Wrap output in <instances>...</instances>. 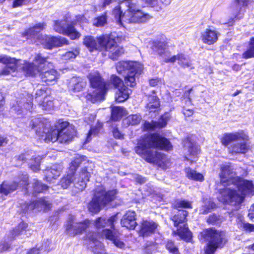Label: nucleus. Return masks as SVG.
I'll use <instances>...</instances> for the list:
<instances>
[{"mask_svg":"<svg viewBox=\"0 0 254 254\" xmlns=\"http://www.w3.org/2000/svg\"><path fill=\"white\" fill-rule=\"evenodd\" d=\"M219 176L221 183L225 187L220 192L219 201L234 206L232 210L239 209L246 195L254 194V185L252 182L236 176L230 165H222Z\"/></svg>","mask_w":254,"mask_h":254,"instance_id":"nucleus-1","label":"nucleus"},{"mask_svg":"<svg viewBox=\"0 0 254 254\" xmlns=\"http://www.w3.org/2000/svg\"><path fill=\"white\" fill-rule=\"evenodd\" d=\"M152 148L168 151L172 148L170 142L167 138L154 133L140 138L134 148L135 152L147 162L165 169L168 164L166 156L151 150Z\"/></svg>","mask_w":254,"mask_h":254,"instance_id":"nucleus-2","label":"nucleus"},{"mask_svg":"<svg viewBox=\"0 0 254 254\" xmlns=\"http://www.w3.org/2000/svg\"><path fill=\"white\" fill-rule=\"evenodd\" d=\"M116 216H113L106 219L105 218H98L95 222V226L98 229H104L100 235L92 233L87 235V238L89 241V247L95 254H101L103 251V247L98 240L100 237H105L106 239L113 242L114 245L119 248H123L125 244L119 240V232L115 229L114 223Z\"/></svg>","mask_w":254,"mask_h":254,"instance_id":"nucleus-3","label":"nucleus"},{"mask_svg":"<svg viewBox=\"0 0 254 254\" xmlns=\"http://www.w3.org/2000/svg\"><path fill=\"white\" fill-rule=\"evenodd\" d=\"M45 26L44 23L36 24L33 27L26 30L22 35L26 39H36L45 48L48 49L68 44V40L65 38L50 37L39 34V33L45 28Z\"/></svg>","mask_w":254,"mask_h":254,"instance_id":"nucleus-4","label":"nucleus"},{"mask_svg":"<svg viewBox=\"0 0 254 254\" xmlns=\"http://www.w3.org/2000/svg\"><path fill=\"white\" fill-rule=\"evenodd\" d=\"M248 136L241 130L224 134L221 139L222 144L228 147L229 151L232 154H244L249 150L247 143Z\"/></svg>","mask_w":254,"mask_h":254,"instance_id":"nucleus-5","label":"nucleus"},{"mask_svg":"<svg viewBox=\"0 0 254 254\" xmlns=\"http://www.w3.org/2000/svg\"><path fill=\"white\" fill-rule=\"evenodd\" d=\"M122 5L127 7L123 17L124 24L144 23L151 18L148 14L139 9L134 0H125L122 2Z\"/></svg>","mask_w":254,"mask_h":254,"instance_id":"nucleus-6","label":"nucleus"},{"mask_svg":"<svg viewBox=\"0 0 254 254\" xmlns=\"http://www.w3.org/2000/svg\"><path fill=\"white\" fill-rule=\"evenodd\" d=\"M201 236L208 242L205 248V254H214L217 249L222 248L226 243L225 232L209 228L203 230Z\"/></svg>","mask_w":254,"mask_h":254,"instance_id":"nucleus-7","label":"nucleus"},{"mask_svg":"<svg viewBox=\"0 0 254 254\" xmlns=\"http://www.w3.org/2000/svg\"><path fill=\"white\" fill-rule=\"evenodd\" d=\"M91 89L85 96L87 100L94 103L104 99V96L108 89L109 85L103 81L98 72H91L89 75Z\"/></svg>","mask_w":254,"mask_h":254,"instance_id":"nucleus-8","label":"nucleus"},{"mask_svg":"<svg viewBox=\"0 0 254 254\" xmlns=\"http://www.w3.org/2000/svg\"><path fill=\"white\" fill-rule=\"evenodd\" d=\"M142 68V64L136 62L121 61L116 65L119 74H127L125 75V82L132 87L136 85V75L140 74Z\"/></svg>","mask_w":254,"mask_h":254,"instance_id":"nucleus-9","label":"nucleus"},{"mask_svg":"<svg viewBox=\"0 0 254 254\" xmlns=\"http://www.w3.org/2000/svg\"><path fill=\"white\" fill-rule=\"evenodd\" d=\"M151 49L162 59L165 63H174L178 61L179 64L183 67L190 66V61L183 54H178L170 57V53L166 49V45L162 42H153L152 44Z\"/></svg>","mask_w":254,"mask_h":254,"instance_id":"nucleus-10","label":"nucleus"},{"mask_svg":"<svg viewBox=\"0 0 254 254\" xmlns=\"http://www.w3.org/2000/svg\"><path fill=\"white\" fill-rule=\"evenodd\" d=\"M116 195L115 190L106 191L102 186L97 188L95 190L94 197L89 203V210L92 213L98 212L102 206L114 200Z\"/></svg>","mask_w":254,"mask_h":254,"instance_id":"nucleus-11","label":"nucleus"},{"mask_svg":"<svg viewBox=\"0 0 254 254\" xmlns=\"http://www.w3.org/2000/svg\"><path fill=\"white\" fill-rule=\"evenodd\" d=\"M84 19L83 15L76 16V19L73 20L71 24H69L67 18L63 20L54 21V30L58 33L68 36L71 39L75 40L79 38L81 34L75 29L73 25L76 24V21H81Z\"/></svg>","mask_w":254,"mask_h":254,"instance_id":"nucleus-12","label":"nucleus"},{"mask_svg":"<svg viewBox=\"0 0 254 254\" xmlns=\"http://www.w3.org/2000/svg\"><path fill=\"white\" fill-rule=\"evenodd\" d=\"M42 118H34L31 120L29 126L34 129L36 133L42 137H45L46 142H55L59 140L60 131L58 129H52L46 132L47 129Z\"/></svg>","mask_w":254,"mask_h":254,"instance_id":"nucleus-13","label":"nucleus"},{"mask_svg":"<svg viewBox=\"0 0 254 254\" xmlns=\"http://www.w3.org/2000/svg\"><path fill=\"white\" fill-rule=\"evenodd\" d=\"M188 212L184 210H178L177 213L172 217L175 227L178 228L176 233L180 237L186 241H190L192 237L191 232L185 223Z\"/></svg>","mask_w":254,"mask_h":254,"instance_id":"nucleus-14","label":"nucleus"},{"mask_svg":"<svg viewBox=\"0 0 254 254\" xmlns=\"http://www.w3.org/2000/svg\"><path fill=\"white\" fill-rule=\"evenodd\" d=\"M90 221L85 220L83 222H76L74 216L70 215L65 224V231L70 236H74L85 231L90 225Z\"/></svg>","mask_w":254,"mask_h":254,"instance_id":"nucleus-15","label":"nucleus"},{"mask_svg":"<svg viewBox=\"0 0 254 254\" xmlns=\"http://www.w3.org/2000/svg\"><path fill=\"white\" fill-rule=\"evenodd\" d=\"M47 63L46 58L42 57L41 54L36 55L33 63L23 61L22 68L26 75L34 76L40 72L43 65Z\"/></svg>","mask_w":254,"mask_h":254,"instance_id":"nucleus-16","label":"nucleus"},{"mask_svg":"<svg viewBox=\"0 0 254 254\" xmlns=\"http://www.w3.org/2000/svg\"><path fill=\"white\" fill-rule=\"evenodd\" d=\"M107 41L102 46L101 51L104 52L105 55H107L109 58L117 60L124 53V49L122 47L119 46L110 36L108 35Z\"/></svg>","mask_w":254,"mask_h":254,"instance_id":"nucleus-17","label":"nucleus"},{"mask_svg":"<svg viewBox=\"0 0 254 254\" xmlns=\"http://www.w3.org/2000/svg\"><path fill=\"white\" fill-rule=\"evenodd\" d=\"M48 91L47 89H37L35 93V100L40 107L47 112L54 108L53 101L52 97L49 95Z\"/></svg>","mask_w":254,"mask_h":254,"instance_id":"nucleus-18","label":"nucleus"},{"mask_svg":"<svg viewBox=\"0 0 254 254\" xmlns=\"http://www.w3.org/2000/svg\"><path fill=\"white\" fill-rule=\"evenodd\" d=\"M27 182V175H22L20 180L3 182L0 186V193L4 195H7L16 190L18 188L26 187L28 185Z\"/></svg>","mask_w":254,"mask_h":254,"instance_id":"nucleus-19","label":"nucleus"},{"mask_svg":"<svg viewBox=\"0 0 254 254\" xmlns=\"http://www.w3.org/2000/svg\"><path fill=\"white\" fill-rule=\"evenodd\" d=\"M21 61L16 60L14 58H11L7 56H0V63L5 64V67L1 70H0V75H7L12 74L15 71L20 69V64H22Z\"/></svg>","mask_w":254,"mask_h":254,"instance_id":"nucleus-20","label":"nucleus"},{"mask_svg":"<svg viewBox=\"0 0 254 254\" xmlns=\"http://www.w3.org/2000/svg\"><path fill=\"white\" fill-rule=\"evenodd\" d=\"M108 40V35H103L98 38L92 36H85L83 39V44L90 52L94 50L102 51V46Z\"/></svg>","mask_w":254,"mask_h":254,"instance_id":"nucleus-21","label":"nucleus"},{"mask_svg":"<svg viewBox=\"0 0 254 254\" xmlns=\"http://www.w3.org/2000/svg\"><path fill=\"white\" fill-rule=\"evenodd\" d=\"M81 163V160L79 158H75L71 161L66 176L64 177L60 181L61 185L63 189L67 188L72 183H74V172L78 168Z\"/></svg>","mask_w":254,"mask_h":254,"instance_id":"nucleus-22","label":"nucleus"},{"mask_svg":"<svg viewBox=\"0 0 254 254\" xmlns=\"http://www.w3.org/2000/svg\"><path fill=\"white\" fill-rule=\"evenodd\" d=\"M51 203L46 200L44 198H41L39 200L33 202L30 204H25L22 206L23 212L26 213L33 209H37L38 211H47L51 208Z\"/></svg>","mask_w":254,"mask_h":254,"instance_id":"nucleus-23","label":"nucleus"},{"mask_svg":"<svg viewBox=\"0 0 254 254\" xmlns=\"http://www.w3.org/2000/svg\"><path fill=\"white\" fill-rule=\"evenodd\" d=\"M61 124L62 127H64L60 131L58 141L60 143H66L71 140L75 134V131L68 126L67 122H62Z\"/></svg>","mask_w":254,"mask_h":254,"instance_id":"nucleus-24","label":"nucleus"},{"mask_svg":"<svg viewBox=\"0 0 254 254\" xmlns=\"http://www.w3.org/2000/svg\"><path fill=\"white\" fill-rule=\"evenodd\" d=\"M90 177V174L87 171V169L82 168L78 177L74 178V187L78 191H82L85 189L86 183L89 181Z\"/></svg>","mask_w":254,"mask_h":254,"instance_id":"nucleus-25","label":"nucleus"},{"mask_svg":"<svg viewBox=\"0 0 254 254\" xmlns=\"http://www.w3.org/2000/svg\"><path fill=\"white\" fill-rule=\"evenodd\" d=\"M184 147L188 150L189 156H186L187 159L193 161L196 158L197 155L199 151V147L193 142H192L190 138H187L183 141Z\"/></svg>","mask_w":254,"mask_h":254,"instance_id":"nucleus-26","label":"nucleus"},{"mask_svg":"<svg viewBox=\"0 0 254 254\" xmlns=\"http://www.w3.org/2000/svg\"><path fill=\"white\" fill-rule=\"evenodd\" d=\"M158 225L153 220L142 221L140 229V234L143 237L148 236L154 233Z\"/></svg>","mask_w":254,"mask_h":254,"instance_id":"nucleus-27","label":"nucleus"},{"mask_svg":"<svg viewBox=\"0 0 254 254\" xmlns=\"http://www.w3.org/2000/svg\"><path fill=\"white\" fill-rule=\"evenodd\" d=\"M46 64L47 63L43 65L40 72V76L43 82L49 84L52 82L55 81L59 75L57 71L54 69L46 70Z\"/></svg>","mask_w":254,"mask_h":254,"instance_id":"nucleus-28","label":"nucleus"},{"mask_svg":"<svg viewBox=\"0 0 254 254\" xmlns=\"http://www.w3.org/2000/svg\"><path fill=\"white\" fill-rule=\"evenodd\" d=\"M169 120V115L166 113L161 117L158 122L145 121L143 125L144 129L145 130H153L156 128L164 127L166 126Z\"/></svg>","mask_w":254,"mask_h":254,"instance_id":"nucleus-29","label":"nucleus"},{"mask_svg":"<svg viewBox=\"0 0 254 254\" xmlns=\"http://www.w3.org/2000/svg\"><path fill=\"white\" fill-rule=\"evenodd\" d=\"M235 4L232 6L234 13L235 15V18H240L241 17L240 15L244 13L245 8L253 3L254 0H235Z\"/></svg>","mask_w":254,"mask_h":254,"instance_id":"nucleus-30","label":"nucleus"},{"mask_svg":"<svg viewBox=\"0 0 254 254\" xmlns=\"http://www.w3.org/2000/svg\"><path fill=\"white\" fill-rule=\"evenodd\" d=\"M121 225L128 229H134L136 226L134 211H127L121 220Z\"/></svg>","mask_w":254,"mask_h":254,"instance_id":"nucleus-31","label":"nucleus"},{"mask_svg":"<svg viewBox=\"0 0 254 254\" xmlns=\"http://www.w3.org/2000/svg\"><path fill=\"white\" fill-rule=\"evenodd\" d=\"M218 36V33L216 31L207 28L201 33L200 38L204 43L212 45L217 41Z\"/></svg>","mask_w":254,"mask_h":254,"instance_id":"nucleus-32","label":"nucleus"},{"mask_svg":"<svg viewBox=\"0 0 254 254\" xmlns=\"http://www.w3.org/2000/svg\"><path fill=\"white\" fill-rule=\"evenodd\" d=\"M147 96V101L145 106L147 111L149 113L155 112L160 107V101L155 92L152 91V94Z\"/></svg>","mask_w":254,"mask_h":254,"instance_id":"nucleus-33","label":"nucleus"},{"mask_svg":"<svg viewBox=\"0 0 254 254\" xmlns=\"http://www.w3.org/2000/svg\"><path fill=\"white\" fill-rule=\"evenodd\" d=\"M29 100H27L25 102V99L24 98L22 99L21 100L17 101L15 105H13L11 107V111H14L18 115H20L23 112L22 106H24V108L28 111H30L32 109V103L31 102V97L28 96Z\"/></svg>","mask_w":254,"mask_h":254,"instance_id":"nucleus-34","label":"nucleus"},{"mask_svg":"<svg viewBox=\"0 0 254 254\" xmlns=\"http://www.w3.org/2000/svg\"><path fill=\"white\" fill-rule=\"evenodd\" d=\"M62 170V166L60 165H54L50 169L44 171L45 179L48 182H52L53 179L59 177Z\"/></svg>","mask_w":254,"mask_h":254,"instance_id":"nucleus-35","label":"nucleus"},{"mask_svg":"<svg viewBox=\"0 0 254 254\" xmlns=\"http://www.w3.org/2000/svg\"><path fill=\"white\" fill-rule=\"evenodd\" d=\"M86 84V81L82 78L73 77L69 83V88L73 92H79L85 87Z\"/></svg>","mask_w":254,"mask_h":254,"instance_id":"nucleus-36","label":"nucleus"},{"mask_svg":"<svg viewBox=\"0 0 254 254\" xmlns=\"http://www.w3.org/2000/svg\"><path fill=\"white\" fill-rule=\"evenodd\" d=\"M118 90L116 97V101L118 102H122L127 100L131 93V90L125 85H123Z\"/></svg>","mask_w":254,"mask_h":254,"instance_id":"nucleus-37","label":"nucleus"},{"mask_svg":"<svg viewBox=\"0 0 254 254\" xmlns=\"http://www.w3.org/2000/svg\"><path fill=\"white\" fill-rule=\"evenodd\" d=\"M141 120L142 117L139 114H132L124 119L123 124L127 126H134L139 124Z\"/></svg>","mask_w":254,"mask_h":254,"instance_id":"nucleus-38","label":"nucleus"},{"mask_svg":"<svg viewBox=\"0 0 254 254\" xmlns=\"http://www.w3.org/2000/svg\"><path fill=\"white\" fill-rule=\"evenodd\" d=\"M146 3L152 7H154L157 11L162 8V5L165 6L169 5L171 0H145Z\"/></svg>","mask_w":254,"mask_h":254,"instance_id":"nucleus-39","label":"nucleus"},{"mask_svg":"<svg viewBox=\"0 0 254 254\" xmlns=\"http://www.w3.org/2000/svg\"><path fill=\"white\" fill-rule=\"evenodd\" d=\"M185 172L187 177L190 179L200 182L204 180V177L202 174L197 173L194 170L188 168L185 169Z\"/></svg>","mask_w":254,"mask_h":254,"instance_id":"nucleus-40","label":"nucleus"},{"mask_svg":"<svg viewBox=\"0 0 254 254\" xmlns=\"http://www.w3.org/2000/svg\"><path fill=\"white\" fill-rule=\"evenodd\" d=\"M32 194H35L37 193L43 192L48 188V186L43 184L37 180L34 179L32 182Z\"/></svg>","mask_w":254,"mask_h":254,"instance_id":"nucleus-41","label":"nucleus"},{"mask_svg":"<svg viewBox=\"0 0 254 254\" xmlns=\"http://www.w3.org/2000/svg\"><path fill=\"white\" fill-rule=\"evenodd\" d=\"M124 7H126V6H122L121 2L120 5L116 6L113 11V14L115 16L117 22L123 26H125L124 22H123V20L124 13H123L121 8Z\"/></svg>","mask_w":254,"mask_h":254,"instance_id":"nucleus-42","label":"nucleus"},{"mask_svg":"<svg viewBox=\"0 0 254 254\" xmlns=\"http://www.w3.org/2000/svg\"><path fill=\"white\" fill-rule=\"evenodd\" d=\"M126 110L121 107H114L112 108L111 118L115 121L119 120L125 114Z\"/></svg>","mask_w":254,"mask_h":254,"instance_id":"nucleus-43","label":"nucleus"},{"mask_svg":"<svg viewBox=\"0 0 254 254\" xmlns=\"http://www.w3.org/2000/svg\"><path fill=\"white\" fill-rule=\"evenodd\" d=\"M49 242L47 241L45 242L44 245H42L41 247L38 248V249L33 248L29 251L27 254H46L49 251Z\"/></svg>","mask_w":254,"mask_h":254,"instance_id":"nucleus-44","label":"nucleus"},{"mask_svg":"<svg viewBox=\"0 0 254 254\" xmlns=\"http://www.w3.org/2000/svg\"><path fill=\"white\" fill-rule=\"evenodd\" d=\"M41 157L40 156H33L29 160L28 164L31 169L34 172H36L40 169V161Z\"/></svg>","mask_w":254,"mask_h":254,"instance_id":"nucleus-45","label":"nucleus"},{"mask_svg":"<svg viewBox=\"0 0 254 254\" xmlns=\"http://www.w3.org/2000/svg\"><path fill=\"white\" fill-rule=\"evenodd\" d=\"M215 207V204L210 199H206L204 201V205L201 207L200 211L202 214L207 213L211 209Z\"/></svg>","mask_w":254,"mask_h":254,"instance_id":"nucleus-46","label":"nucleus"},{"mask_svg":"<svg viewBox=\"0 0 254 254\" xmlns=\"http://www.w3.org/2000/svg\"><path fill=\"white\" fill-rule=\"evenodd\" d=\"M27 226L26 223L24 222L20 223L18 226L16 227L11 232V238L14 239L16 236L21 234Z\"/></svg>","mask_w":254,"mask_h":254,"instance_id":"nucleus-47","label":"nucleus"},{"mask_svg":"<svg viewBox=\"0 0 254 254\" xmlns=\"http://www.w3.org/2000/svg\"><path fill=\"white\" fill-rule=\"evenodd\" d=\"M254 57V38L251 39L249 49L243 54V58L249 59Z\"/></svg>","mask_w":254,"mask_h":254,"instance_id":"nucleus-48","label":"nucleus"},{"mask_svg":"<svg viewBox=\"0 0 254 254\" xmlns=\"http://www.w3.org/2000/svg\"><path fill=\"white\" fill-rule=\"evenodd\" d=\"M79 54V51L78 49H73L71 51L66 52L64 55L62 56V58L64 60L74 59Z\"/></svg>","mask_w":254,"mask_h":254,"instance_id":"nucleus-49","label":"nucleus"},{"mask_svg":"<svg viewBox=\"0 0 254 254\" xmlns=\"http://www.w3.org/2000/svg\"><path fill=\"white\" fill-rule=\"evenodd\" d=\"M107 18L105 15H102L95 18L93 21V25L97 27L103 26L107 23Z\"/></svg>","mask_w":254,"mask_h":254,"instance_id":"nucleus-50","label":"nucleus"},{"mask_svg":"<svg viewBox=\"0 0 254 254\" xmlns=\"http://www.w3.org/2000/svg\"><path fill=\"white\" fill-rule=\"evenodd\" d=\"M102 126V124H99L97 127H93L91 128L87 136L86 142H89L91 140V136L96 135L99 132Z\"/></svg>","mask_w":254,"mask_h":254,"instance_id":"nucleus-51","label":"nucleus"},{"mask_svg":"<svg viewBox=\"0 0 254 254\" xmlns=\"http://www.w3.org/2000/svg\"><path fill=\"white\" fill-rule=\"evenodd\" d=\"M174 207L177 209L180 208H191V203L185 200H178L174 204Z\"/></svg>","mask_w":254,"mask_h":254,"instance_id":"nucleus-52","label":"nucleus"},{"mask_svg":"<svg viewBox=\"0 0 254 254\" xmlns=\"http://www.w3.org/2000/svg\"><path fill=\"white\" fill-rule=\"evenodd\" d=\"M166 249L172 254H180L178 248L172 241H168L166 245Z\"/></svg>","mask_w":254,"mask_h":254,"instance_id":"nucleus-53","label":"nucleus"},{"mask_svg":"<svg viewBox=\"0 0 254 254\" xmlns=\"http://www.w3.org/2000/svg\"><path fill=\"white\" fill-rule=\"evenodd\" d=\"M111 80L114 85V86L116 88H120L121 87H122L123 85V82L122 79H121L119 77L117 76L116 75H113L111 76Z\"/></svg>","mask_w":254,"mask_h":254,"instance_id":"nucleus-54","label":"nucleus"},{"mask_svg":"<svg viewBox=\"0 0 254 254\" xmlns=\"http://www.w3.org/2000/svg\"><path fill=\"white\" fill-rule=\"evenodd\" d=\"M207 222L212 225H218L220 223L219 217L215 214H212L209 216Z\"/></svg>","mask_w":254,"mask_h":254,"instance_id":"nucleus-55","label":"nucleus"},{"mask_svg":"<svg viewBox=\"0 0 254 254\" xmlns=\"http://www.w3.org/2000/svg\"><path fill=\"white\" fill-rule=\"evenodd\" d=\"M113 134L114 137L118 139H124V134L120 131L118 128L117 127V126L115 125V126L113 127Z\"/></svg>","mask_w":254,"mask_h":254,"instance_id":"nucleus-56","label":"nucleus"},{"mask_svg":"<svg viewBox=\"0 0 254 254\" xmlns=\"http://www.w3.org/2000/svg\"><path fill=\"white\" fill-rule=\"evenodd\" d=\"M10 247V244L5 240H2L0 242V252L6 251Z\"/></svg>","mask_w":254,"mask_h":254,"instance_id":"nucleus-57","label":"nucleus"},{"mask_svg":"<svg viewBox=\"0 0 254 254\" xmlns=\"http://www.w3.org/2000/svg\"><path fill=\"white\" fill-rule=\"evenodd\" d=\"M134 178L135 181L139 184H143L146 182V179L137 174L134 175Z\"/></svg>","mask_w":254,"mask_h":254,"instance_id":"nucleus-58","label":"nucleus"},{"mask_svg":"<svg viewBox=\"0 0 254 254\" xmlns=\"http://www.w3.org/2000/svg\"><path fill=\"white\" fill-rule=\"evenodd\" d=\"M243 227L246 230L249 231H254V225L248 223H243Z\"/></svg>","mask_w":254,"mask_h":254,"instance_id":"nucleus-59","label":"nucleus"},{"mask_svg":"<svg viewBox=\"0 0 254 254\" xmlns=\"http://www.w3.org/2000/svg\"><path fill=\"white\" fill-rule=\"evenodd\" d=\"M28 155L27 154H23L19 156L18 158V161H21L22 162L28 159Z\"/></svg>","mask_w":254,"mask_h":254,"instance_id":"nucleus-60","label":"nucleus"},{"mask_svg":"<svg viewBox=\"0 0 254 254\" xmlns=\"http://www.w3.org/2000/svg\"><path fill=\"white\" fill-rule=\"evenodd\" d=\"M7 143V140L5 137L0 134V146H4Z\"/></svg>","mask_w":254,"mask_h":254,"instance_id":"nucleus-61","label":"nucleus"},{"mask_svg":"<svg viewBox=\"0 0 254 254\" xmlns=\"http://www.w3.org/2000/svg\"><path fill=\"white\" fill-rule=\"evenodd\" d=\"M248 216L251 219L254 218V204L250 208Z\"/></svg>","mask_w":254,"mask_h":254,"instance_id":"nucleus-62","label":"nucleus"},{"mask_svg":"<svg viewBox=\"0 0 254 254\" xmlns=\"http://www.w3.org/2000/svg\"><path fill=\"white\" fill-rule=\"evenodd\" d=\"M183 112L186 117H190L193 114V111L191 110L184 109Z\"/></svg>","mask_w":254,"mask_h":254,"instance_id":"nucleus-63","label":"nucleus"},{"mask_svg":"<svg viewBox=\"0 0 254 254\" xmlns=\"http://www.w3.org/2000/svg\"><path fill=\"white\" fill-rule=\"evenodd\" d=\"M158 82L159 80L157 79H152L150 80L149 84L152 86H155L157 85Z\"/></svg>","mask_w":254,"mask_h":254,"instance_id":"nucleus-64","label":"nucleus"}]
</instances>
